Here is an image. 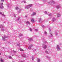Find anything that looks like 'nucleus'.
I'll list each match as a JSON object with an SVG mask.
<instances>
[{"mask_svg":"<svg viewBox=\"0 0 62 62\" xmlns=\"http://www.w3.org/2000/svg\"><path fill=\"white\" fill-rule=\"evenodd\" d=\"M57 48L58 50H60V48L59 47V46L58 45H57Z\"/></svg>","mask_w":62,"mask_h":62,"instance_id":"nucleus-5","label":"nucleus"},{"mask_svg":"<svg viewBox=\"0 0 62 62\" xmlns=\"http://www.w3.org/2000/svg\"><path fill=\"white\" fill-rule=\"evenodd\" d=\"M36 14V13H32L31 14V16H34V15H35Z\"/></svg>","mask_w":62,"mask_h":62,"instance_id":"nucleus-7","label":"nucleus"},{"mask_svg":"<svg viewBox=\"0 0 62 62\" xmlns=\"http://www.w3.org/2000/svg\"><path fill=\"white\" fill-rule=\"evenodd\" d=\"M1 55V53H0V55Z\"/></svg>","mask_w":62,"mask_h":62,"instance_id":"nucleus-49","label":"nucleus"},{"mask_svg":"<svg viewBox=\"0 0 62 62\" xmlns=\"http://www.w3.org/2000/svg\"><path fill=\"white\" fill-rule=\"evenodd\" d=\"M49 17H50V16H51V14H49Z\"/></svg>","mask_w":62,"mask_h":62,"instance_id":"nucleus-41","label":"nucleus"},{"mask_svg":"<svg viewBox=\"0 0 62 62\" xmlns=\"http://www.w3.org/2000/svg\"><path fill=\"white\" fill-rule=\"evenodd\" d=\"M13 15L15 17H16V16H15V14H14Z\"/></svg>","mask_w":62,"mask_h":62,"instance_id":"nucleus-40","label":"nucleus"},{"mask_svg":"<svg viewBox=\"0 0 62 62\" xmlns=\"http://www.w3.org/2000/svg\"><path fill=\"white\" fill-rule=\"evenodd\" d=\"M46 42H44L43 43L42 45L43 46L44 45H45V44H46Z\"/></svg>","mask_w":62,"mask_h":62,"instance_id":"nucleus-19","label":"nucleus"},{"mask_svg":"<svg viewBox=\"0 0 62 62\" xmlns=\"http://www.w3.org/2000/svg\"><path fill=\"white\" fill-rule=\"evenodd\" d=\"M29 30H30V31L32 32V28H30Z\"/></svg>","mask_w":62,"mask_h":62,"instance_id":"nucleus-18","label":"nucleus"},{"mask_svg":"<svg viewBox=\"0 0 62 62\" xmlns=\"http://www.w3.org/2000/svg\"><path fill=\"white\" fill-rule=\"evenodd\" d=\"M0 8H1L2 9V8H4V7L0 6Z\"/></svg>","mask_w":62,"mask_h":62,"instance_id":"nucleus-24","label":"nucleus"},{"mask_svg":"<svg viewBox=\"0 0 62 62\" xmlns=\"http://www.w3.org/2000/svg\"><path fill=\"white\" fill-rule=\"evenodd\" d=\"M22 56L23 57H26V56L25 55V54H22Z\"/></svg>","mask_w":62,"mask_h":62,"instance_id":"nucleus-16","label":"nucleus"},{"mask_svg":"<svg viewBox=\"0 0 62 62\" xmlns=\"http://www.w3.org/2000/svg\"><path fill=\"white\" fill-rule=\"evenodd\" d=\"M0 61L1 62H3V60L2 59H1Z\"/></svg>","mask_w":62,"mask_h":62,"instance_id":"nucleus-39","label":"nucleus"},{"mask_svg":"<svg viewBox=\"0 0 62 62\" xmlns=\"http://www.w3.org/2000/svg\"><path fill=\"white\" fill-rule=\"evenodd\" d=\"M33 7V5L31 4H29L28 5H27L25 7V9L27 8V9H29L30 7Z\"/></svg>","mask_w":62,"mask_h":62,"instance_id":"nucleus-1","label":"nucleus"},{"mask_svg":"<svg viewBox=\"0 0 62 62\" xmlns=\"http://www.w3.org/2000/svg\"><path fill=\"white\" fill-rule=\"evenodd\" d=\"M49 31L50 32V36H51V37H52V36H53V35L52 33V32H51V29H50V28H49Z\"/></svg>","mask_w":62,"mask_h":62,"instance_id":"nucleus-3","label":"nucleus"},{"mask_svg":"<svg viewBox=\"0 0 62 62\" xmlns=\"http://www.w3.org/2000/svg\"><path fill=\"white\" fill-rule=\"evenodd\" d=\"M43 48H44V49H46V48H47V46L46 45L45 46L43 47Z\"/></svg>","mask_w":62,"mask_h":62,"instance_id":"nucleus-12","label":"nucleus"},{"mask_svg":"<svg viewBox=\"0 0 62 62\" xmlns=\"http://www.w3.org/2000/svg\"><path fill=\"white\" fill-rule=\"evenodd\" d=\"M56 8H61V7L60 6H56Z\"/></svg>","mask_w":62,"mask_h":62,"instance_id":"nucleus-9","label":"nucleus"},{"mask_svg":"<svg viewBox=\"0 0 62 62\" xmlns=\"http://www.w3.org/2000/svg\"><path fill=\"white\" fill-rule=\"evenodd\" d=\"M9 58H10V59H12V57H11V56H10L9 57Z\"/></svg>","mask_w":62,"mask_h":62,"instance_id":"nucleus-34","label":"nucleus"},{"mask_svg":"<svg viewBox=\"0 0 62 62\" xmlns=\"http://www.w3.org/2000/svg\"><path fill=\"white\" fill-rule=\"evenodd\" d=\"M45 52L46 53H47V54H48V51H47L46 50L45 51Z\"/></svg>","mask_w":62,"mask_h":62,"instance_id":"nucleus-30","label":"nucleus"},{"mask_svg":"<svg viewBox=\"0 0 62 62\" xmlns=\"http://www.w3.org/2000/svg\"><path fill=\"white\" fill-rule=\"evenodd\" d=\"M34 51H36V49H34Z\"/></svg>","mask_w":62,"mask_h":62,"instance_id":"nucleus-47","label":"nucleus"},{"mask_svg":"<svg viewBox=\"0 0 62 62\" xmlns=\"http://www.w3.org/2000/svg\"><path fill=\"white\" fill-rule=\"evenodd\" d=\"M30 46L31 47H33V45H31Z\"/></svg>","mask_w":62,"mask_h":62,"instance_id":"nucleus-44","label":"nucleus"},{"mask_svg":"<svg viewBox=\"0 0 62 62\" xmlns=\"http://www.w3.org/2000/svg\"><path fill=\"white\" fill-rule=\"evenodd\" d=\"M34 57H32V60H34Z\"/></svg>","mask_w":62,"mask_h":62,"instance_id":"nucleus-37","label":"nucleus"},{"mask_svg":"<svg viewBox=\"0 0 62 62\" xmlns=\"http://www.w3.org/2000/svg\"><path fill=\"white\" fill-rule=\"evenodd\" d=\"M1 28V31H4V27L3 28Z\"/></svg>","mask_w":62,"mask_h":62,"instance_id":"nucleus-25","label":"nucleus"},{"mask_svg":"<svg viewBox=\"0 0 62 62\" xmlns=\"http://www.w3.org/2000/svg\"><path fill=\"white\" fill-rule=\"evenodd\" d=\"M60 62H62V61H61Z\"/></svg>","mask_w":62,"mask_h":62,"instance_id":"nucleus-50","label":"nucleus"},{"mask_svg":"<svg viewBox=\"0 0 62 62\" xmlns=\"http://www.w3.org/2000/svg\"><path fill=\"white\" fill-rule=\"evenodd\" d=\"M46 58H48V59H49V58H50V57H48V56H46Z\"/></svg>","mask_w":62,"mask_h":62,"instance_id":"nucleus-31","label":"nucleus"},{"mask_svg":"<svg viewBox=\"0 0 62 62\" xmlns=\"http://www.w3.org/2000/svg\"><path fill=\"white\" fill-rule=\"evenodd\" d=\"M25 17H26V18H27V16H25Z\"/></svg>","mask_w":62,"mask_h":62,"instance_id":"nucleus-46","label":"nucleus"},{"mask_svg":"<svg viewBox=\"0 0 62 62\" xmlns=\"http://www.w3.org/2000/svg\"><path fill=\"white\" fill-rule=\"evenodd\" d=\"M7 6L8 7H8H9V4Z\"/></svg>","mask_w":62,"mask_h":62,"instance_id":"nucleus-43","label":"nucleus"},{"mask_svg":"<svg viewBox=\"0 0 62 62\" xmlns=\"http://www.w3.org/2000/svg\"><path fill=\"white\" fill-rule=\"evenodd\" d=\"M0 2L1 3H3L4 2V0H1Z\"/></svg>","mask_w":62,"mask_h":62,"instance_id":"nucleus-23","label":"nucleus"},{"mask_svg":"<svg viewBox=\"0 0 62 62\" xmlns=\"http://www.w3.org/2000/svg\"><path fill=\"white\" fill-rule=\"evenodd\" d=\"M16 10H19L18 11V14H19V13H20V12H21V10H22V9H21V8H18V7H16Z\"/></svg>","mask_w":62,"mask_h":62,"instance_id":"nucleus-2","label":"nucleus"},{"mask_svg":"<svg viewBox=\"0 0 62 62\" xmlns=\"http://www.w3.org/2000/svg\"><path fill=\"white\" fill-rule=\"evenodd\" d=\"M13 51L15 53H17V52L16 51L13 50Z\"/></svg>","mask_w":62,"mask_h":62,"instance_id":"nucleus-28","label":"nucleus"},{"mask_svg":"<svg viewBox=\"0 0 62 62\" xmlns=\"http://www.w3.org/2000/svg\"><path fill=\"white\" fill-rule=\"evenodd\" d=\"M28 49L29 50H31V47L30 46H29L28 47Z\"/></svg>","mask_w":62,"mask_h":62,"instance_id":"nucleus-15","label":"nucleus"},{"mask_svg":"<svg viewBox=\"0 0 62 62\" xmlns=\"http://www.w3.org/2000/svg\"><path fill=\"white\" fill-rule=\"evenodd\" d=\"M44 33H45V34H46L47 32H46L45 31Z\"/></svg>","mask_w":62,"mask_h":62,"instance_id":"nucleus-38","label":"nucleus"},{"mask_svg":"<svg viewBox=\"0 0 62 62\" xmlns=\"http://www.w3.org/2000/svg\"><path fill=\"white\" fill-rule=\"evenodd\" d=\"M41 21H42L41 19V18H40L39 20V22H41Z\"/></svg>","mask_w":62,"mask_h":62,"instance_id":"nucleus-17","label":"nucleus"},{"mask_svg":"<svg viewBox=\"0 0 62 62\" xmlns=\"http://www.w3.org/2000/svg\"><path fill=\"white\" fill-rule=\"evenodd\" d=\"M57 35H58V33H56V36H57Z\"/></svg>","mask_w":62,"mask_h":62,"instance_id":"nucleus-45","label":"nucleus"},{"mask_svg":"<svg viewBox=\"0 0 62 62\" xmlns=\"http://www.w3.org/2000/svg\"><path fill=\"white\" fill-rule=\"evenodd\" d=\"M2 39H3L4 41H5V38H8V37L5 35H4V37H2Z\"/></svg>","mask_w":62,"mask_h":62,"instance_id":"nucleus-4","label":"nucleus"},{"mask_svg":"<svg viewBox=\"0 0 62 62\" xmlns=\"http://www.w3.org/2000/svg\"><path fill=\"white\" fill-rule=\"evenodd\" d=\"M57 17H60V14H57Z\"/></svg>","mask_w":62,"mask_h":62,"instance_id":"nucleus-20","label":"nucleus"},{"mask_svg":"<svg viewBox=\"0 0 62 62\" xmlns=\"http://www.w3.org/2000/svg\"><path fill=\"white\" fill-rule=\"evenodd\" d=\"M17 46H18L19 47L20 46V44L19 43H18V44H17Z\"/></svg>","mask_w":62,"mask_h":62,"instance_id":"nucleus-26","label":"nucleus"},{"mask_svg":"<svg viewBox=\"0 0 62 62\" xmlns=\"http://www.w3.org/2000/svg\"><path fill=\"white\" fill-rule=\"evenodd\" d=\"M53 22H54L55 21V18H53Z\"/></svg>","mask_w":62,"mask_h":62,"instance_id":"nucleus-22","label":"nucleus"},{"mask_svg":"<svg viewBox=\"0 0 62 62\" xmlns=\"http://www.w3.org/2000/svg\"><path fill=\"white\" fill-rule=\"evenodd\" d=\"M20 36H22V35L21 34H20Z\"/></svg>","mask_w":62,"mask_h":62,"instance_id":"nucleus-42","label":"nucleus"},{"mask_svg":"<svg viewBox=\"0 0 62 62\" xmlns=\"http://www.w3.org/2000/svg\"><path fill=\"white\" fill-rule=\"evenodd\" d=\"M37 62H40V60L39 58H37Z\"/></svg>","mask_w":62,"mask_h":62,"instance_id":"nucleus-10","label":"nucleus"},{"mask_svg":"<svg viewBox=\"0 0 62 62\" xmlns=\"http://www.w3.org/2000/svg\"><path fill=\"white\" fill-rule=\"evenodd\" d=\"M42 26L43 27H45V26L43 25H42Z\"/></svg>","mask_w":62,"mask_h":62,"instance_id":"nucleus-35","label":"nucleus"},{"mask_svg":"<svg viewBox=\"0 0 62 62\" xmlns=\"http://www.w3.org/2000/svg\"><path fill=\"white\" fill-rule=\"evenodd\" d=\"M20 51H22L23 52H24V50L22 49L21 48L20 49Z\"/></svg>","mask_w":62,"mask_h":62,"instance_id":"nucleus-13","label":"nucleus"},{"mask_svg":"<svg viewBox=\"0 0 62 62\" xmlns=\"http://www.w3.org/2000/svg\"><path fill=\"white\" fill-rule=\"evenodd\" d=\"M26 23L28 24H31L29 22V21H26Z\"/></svg>","mask_w":62,"mask_h":62,"instance_id":"nucleus-14","label":"nucleus"},{"mask_svg":"<svg viewBox=\"0 0 62 62\" xmlns=\"http://www.w3.org/2000/svg\"><path fill=\"white\" fill-rule=\"evenodd\" d=\"M29 40L31 41H33V39H32L31 38H30L29 39Z\"/></svg>","mask_w":62,"mask_h":62,"instance_id":"nucleus-11","label":"nucleus"},{"mask_svg":"<svg viewBox=\"0 0 62 62\" xmlns=\"http://www.w3.org/2000/svg\"><path fill=\"white\" fill-rule=\"evenodd\" d=\"M31 21L32 22H34V19H32L31 20Z\"/></svg>","mask_w":62,"mask_h":62,"instance_id":"nucleus-21","label":"nucleus"},{"mask_svg":"<svg viewBox=\"0 0 62 62\" xmlns=\"http://www.w3.org/2000/svg\"><path fill=\"white\" fill-rule=\"evenodd\" d=\"M0 5L1 6H3V3L2 2L1 3H0Z\"/></svg>","mask_w":62,"mask_h":62,"instance_id":"nucleus-32","label":"nucleus"},{"mask_svg":"<svg viewBox=\"0 0 62 62\" xmlns=\"http://www.w3.org/2000/svg\"><path fill=\"white\" fill-rule=\"evenodd\" d=\"M0 14H1V15H2L3 16H4V17H6V15H4V14H2V13L1 12L0 13Z\"/></svg>","mask_w":62,"mask_h":62,"instance_id":"nucleus-6","label":"nucleus"},{"mask_svg":"<svg viewBox=\"0 0 62 62\" xmlns=\"http://www.w3.org/2000/svg\"><path fill=\"white\" fill-rule=\"evenodd\" d=\"M35 30L36 31H38V29H35Z\"/></svg>","mask_w":62,"mask_h":62,"instance_id":"nucleus-36","label":"nucleus"},{"mask_svg":"<svg viewBox=\"0 0 62 62\" xmlns=\"http://www.w3.org/2000/svg\"><path fill=\"white\" fill-rule=\"evenodd\" d=\"M24 3H26V2H25V1H24Z\"/></svg>","mask_w":62,"mask_h":62,"instance_id":"nucleus-48","label":"nucleus"},{"mask_svg":"<svg viewBox=\"0 0 62 62\" xmlns=\"http://www.w3.org/2000/svg\"><path fill=\"white\" fill-rule=\"evenodd\" d=\"M4 26L1 24H0V28H3Z\"/></svg>","mask_w":62,"mask_h":62,"instance_id":"nucleus-8","label":"nucleus"},{"mask_svg":"<svg viewBox=\"0 0 62 62\" xmlns=\"http://www.w3.org/2000/svg\"><path fill=\"white\" fill-rule=\"evenodd\" d=\"M20 19H21V17H19L17 19V20H18V21H19V20H20Z\"/></svg>","mask_w":62,"mask_h":62,"instance_id":"nucleus-27","label":"nucleus"},{"mask_svg":"<svg viewBox=\"0 0 62 62\" xmlns=\"http://www.w3.org/2000/svg\"><path fill=\"white\" fill-rule=\"evenodd\" d=\"M52 3H53V4H55V2H54V1H53L52 2Z\"/></svg>","mask_w":62,"mask_h":62,"instance_id":"nucleus-29","label":"nucleus"},{"mask_svg":"<svg viewBox=\"0 0 62 62\" xmlns=\"http://www.w3.org/2000/svg\"><path fill=\"white\" fill-rule=\"evenodd\" d=\"M44 13L46 14H47V13L46 11Z\"/></svg>","mask_w":62,"mask_h":62,"instance_id":"nucleus-33","label":"nucleus"}]
</instances>
